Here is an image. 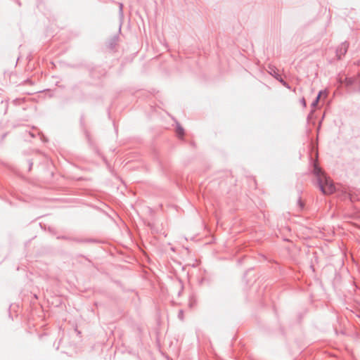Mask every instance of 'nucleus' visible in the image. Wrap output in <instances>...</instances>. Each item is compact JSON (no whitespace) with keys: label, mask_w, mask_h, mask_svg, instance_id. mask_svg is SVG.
Instances as JSON below:
<instances>
[{"label":"nucleus","mask_w":360,"mask_h":360,"mask_svg":"<svg viewBox=\"0 0 360 360\" xmlns=\"http://www.w3.org/2000/svg\"><path fill=\"white\" fill-rule=\"evenodd\" d=\"M314 172L322 192L326 195L332 194L335 191V186L332 180L326 176V174L316 165H314Z\"/></svg>","instance_id":"nucleus-1"},{"label":"nucleus","mask_w":360,"mask_h":360,"mask_svg":"<svg viewBox=\"0 0 360 360\" xmlns=\"http://www.w3.org/2000/svg\"><path fill=\"white\" fill-rule=\"evenodd\" d=\"M176 133L179 138H182L184 135V129L179 123H176Z\"/></svg>","instance_id":"nucleus-2"},{"label":"nucleus","mask_w":360,"mask_h":360,"mask_svg":"<svg viewBox=\"0 0 360 360\" xmlns=\"http://www.w3.org/2000/svg\"><path fill=\"white\" fill-rule=\"evenodd\" d=\"M270 73L274 75L278 80H279L281 83H283V84L284 86H287V84L282 79V78L280 77V75L278 74H277L276 72V71L274 70H271V71L270 72Z\"/></svg>","instance_id":"nucleus-3"},{"label":"nucleus","mask_w":360,"mask_h":360,"mask_svg":"<svg viewBox=\"0 0 360 360\" xmlns=\"http://www.w3.org/2000/svg\"><path fill=\"white\" fill-rule=\"evenodd\" d=\"M324 93L323 91H320L316 101L312 103V105L314 107L316 105L319 100L320 99V98L322 96V95Z\"/></svg>","instance_id":"nucleus-4"}]
</instances>
